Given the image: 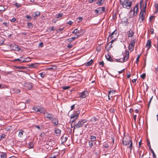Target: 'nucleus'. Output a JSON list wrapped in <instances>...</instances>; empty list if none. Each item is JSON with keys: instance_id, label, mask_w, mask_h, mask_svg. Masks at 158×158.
<instances>
[{"instance_id": "nucleus-8", "label": "nucleus", "mask_w": 158, "mask_h": 158, "mask_svg": "<svg viewBox=\"0 0 158 158\" xmlns=\"http://www.w3.org/2000/svg\"><path fill=\"white\" fill-rule=\"evenodd\" d=\"M117 33V31L116 30H115L111 34H110L109 35L108 37V40L109 39L112 40V39H113L114 37H116Z\"/></svg>"}, {"instance_id": "nucleus-19", "label": "nucleus", "mask_w": 158, "mask_h": 158, "mask_svg": "<svg viewBox=\"0 0 158 158\" xmlns=\"http://www.w3.org/2000/svg\"><path fill=\"white\" fill-rule=\"evenodd\" d=\"M24 60L21 61V62H28L30 61L31 60V59L29 57H27L26 58H23Z\"/></svg>"}, {"instance_id": "nucleus-26", "label": "nucleus", "mask_w": 158, "mask_h": 158, "mask_svg": "<svg viewBox=\"0 0 158 158\" xmlns=\"http://www.w3.org/2000/svg\"><path fill=\"white\" fill-rule=\"evenodd\" d=\"M52 122L56 125H57L58 123V119H53Z\"/></svg>"}, {"instance_id": "nucleus-50", "label": "nucleus", "mask_w": 158, "mask_h": 158, "mask_svg": "<svg viewBox=\"0 0 158 158\" xmlns=\"http://www.w3.org/2000/svg\"><path fill=\"white\" fill-rule=\"evenodd\" d=\"M73 47V45L71 44H69L67 46V48H68L69 49Z\"/></svg>"}, {"instance_id": "nucleus-23", "label": "nucleus", "mask_w": 158, "mask_h": 158, "mask_svg": "<svg viewBox=\"0 0 158 158\" xmlns=\"http://www.w3.org/2000/svg\"><path fill=\"white\" fill-rule=\"evenodd\" d=\"M104 0H99L98 2H97V4L99 6H100L102 5V4L104 3Z\"/></svg>"}, {"instance_id": "nucleus-42", "label": "nucleus", "mask_w": 158, "mask_h": 158, "mask_svg": "<svg viewBox=\"0 0 158 158\" xmlns=\"http://www.w3.org/2000/svg\"><path fill=\"white\" fill-rule=\"evenodd\" d=\"M23 56H21L20 57V58H18L15 60V61H19L21 62V61H22L23 60L21 59L23 58Z\"/></svg>"}, {"instance_id": "nucleus-57", "label": "nucleus", "mask_w": 158, "mask_h": 158, "mask_svg": "<svg viewBox=\"0 0 158 158\" xmlns=\"http://www.w3.org/2000/svg\"><path fill=\"white\" fill-rule=\"evenodd\" d=\"M34 127H35L38 128V129L40 130V127L38 125H34Z\"/></svg>"}, {"instance_id": "nucleus-6", "label": "nucleus", "mask_w": 158, "mask_h": 158, "mask_svg": "<svg viewBox=\"0 0 158 158\" xmlns=\"http://www.w3.org/2000/svg\"><path fill=\"white\" fill-rule=\"evenodd\" d=\"M87 121L86 119H80L78 123L76 124L75 126L76 128H79L82 126L83 124Z\"/></svg>"}, {"instance_id": "nucleus-29", "label": "nucleus", "mask_w": 158, "mask_h": 158, "mask_svg": "<svg viewBox=\"0 0 158 158\" xmlns=\"http://www.w3.org/2000/svg\"><path fill=\"white\" fill-rule=\"evenodd\" d=\"M24 132V131L22 129L20 130L19 132V136L20 137H22V135H23Z\"/></svg>"}, {"instance_id": "nucleus-11", "label": "nucleus", "mask_w": 158, "mask_h": 158, "mask_svg": "<svg viewBox=\"0 0 158 158\" xmlns=\"http://www.w3.org/2000/svg\"><path fill=\"white\" fill-rule=\"evenodd\" d=\"M57 69L56 66L54 65H50L46 68V70H56Z\"/></svg>"}, {"instance_id": "nucleus-47", "label": "nucleus", "mask_w": 158, "mask_h": 158, "mask_svg": "<svg viewBox=\"0 0 158 158\" xmlns=\"http://www.w3.org/2000/svg\"><path fill=\"white\" fill-rule=\"evenodd\" d=\"M117 40V38H114L110 42H109V44L110 43H111L112 44L113 43L114 41L116 40Z\"/></svg>"}, {"instance_id": "nucleus-13", "label": "nucleus", "mask_w": 158, "mask_h": 158, "mask_svg": "<svg viewBox=\"0 0 158 158\" xmlns=\"http://www.w3.org/2000/svg\"><path fill=\"white\" fill-rule=\"evenodd\" d=\"M121 22L122 23L125 24L126 26H127L129 23L128 19L126 17H124L122 19Z\"/></svg>"}, {"instance_id": "nucleus-54", "label": "nucleus", "mask_w": 158, "mask_h": 158, "mask_svg": "<svg viewBox=\"0 0 158 158\" xmlns=\"http://www.w3.org/2000/svg\"><path fill=\"white\" fill-rule=\"evenodd\" d=\"M6 135L4 134H2L1 135V139H2L5 137Z\"/></svg>"}, {"instance_id": "nucleus-58", "label": "nucleus", "mask_w": 158, "mask_h": 158, "mask_svg": "<svg viewBox=\"0 0 158 158\" xmlns=\"http://www.w3.org/2000/svg\"><path fill=\"white\" fill-rule=\"evenodd\" d=\"M44 46V44L43 43L41 42L39 43V46L42 47Z\"/></svg>"}, {"instance_id": "nucleus-44", "label": "nucleus", "mask_w": 158, "mask_h": 158, "mask_svg": "<svg viewBox=\"0 0 158 158\" xmlns=\"http://www.w3.org/2000/svg\"><path fill=\"white\" fill-rule=\"evenodd\" d=\"M145 77H146V74L145 73H143L140 76V77L143 79H144Z\"/></svg>"}, {"instance_id": "nucleus-38", "label": "nucleus", "mask_w": 158, "mask_h": 158, "mask_svg": "<svg viewBox=\"0 0 158 158\" xmlns=\"http://www.w3.org/2000/svg\"><path fill=\"white\" fill-rule=\"evenodd\" d=\"M89 146L90 148H91L93 146V144L92 141L90 140H89Z\"/></svg>"}, {"instance_id": "nucleus-53", "label": "nucleus", "mask_w": 158, "mask_h": 158, "mask_svg": "<svg viewBox=\"0 0 158 158\" xmlns=\"http://www.w3.org/2000/svg\"><path fill=\"white\" fill-rule=\"evenodd\" d=\"M152 156H153V158H156V154L154 152V151H152Z\"/></svg>"}, {"instance_id": "nucleus-14", "label": "nucleus", "mask_w": 158, "mask_h": 158, "mask_svg": "<svg viewBox=\"0 0 158 158\" xmlns=\"http://www.w3.org/2000/svg\"><path fill=\"white\" fill-rule=\"evenodd\" d=\"M26 105L24 102H21L19 105V107L20 110H22L25 109Z\"/></svg>"}, {"instance_id": "nucleus-60", "label": "nucleus", "mask_w": 158, "mask_h": 158, "mask_svg": "<svg viewBox=\"0 0 158 158\" xmlns=\"http://www.w3.org/2000/svg\"><path fill=\"white\" fill-rule=\"evenodd\" d=\"M139 111V109H136L135 110H134V112H135V113H136V114H138V113Z\"/></svg>"}, {"instance_id": "nucleus-4", "label": "nucleus", "mask_w": 158, "mask_h": 158, "mask_svg": "<svg viewBox=\"0 0 158 158\" xmlns=\"http://www.w3.org/2000/svg\"><path fill=\"white\" fill-rule=\"evenodd\" d=\"M129 57V53L128 52H127L126 51V52L125 53V55L124 56V58L123 59H122V60H121L122 59H116V62H125L127 61Z\"/></svg>"}, {"instance_id": "nucleus-45", "label": "nucleus", "mask_w": 158, "mask_h": 158, "mask_svg": "<svg viewBox=\"0 0 158 158\" xmlns=\"http://www.w3.org/2000/svg\"><path fill=\"white\" fill-rule=\"evenodd\" d=\"M16 68L17 69H25V68L23 66H16Z\"/></svg>"}, {"instance_id": "nucleus-9", "label": "nucleus", "mask_w": 158, "mask_h": 158, "mask_svg": "<svg viewBox=\"0 0 158 158\" xmlns=\"http://www.w3.org/2000/svg\"><path fill=\"white\" fill-rule=\"evenodd\" d=\"M138 4L136 5L134 7L133 9L132 10V11L133 12V15H132L131 16V17H133L134 16H136L137 14L138 11Z\"/></svg>"}, {"instance_id": "nucleus-18", "label": "nucleus", "mask_w": 158, "mask_h": 158, "mask_svg": "<svg viewBox=\"0 0 158 158\" xmlns=\"http://www.w3.org/2000/svg\"><path fill=\"white\" fill-rule=\"evenodd\" d=\"M151 42L150 40H148L146 47L147 48H148V49L151 47Z\"/></svg>"}, {"instance_id": "nucleus-41", "label": "nucleus", "mask_w": 158, "mask_h": 158, "mask_svg": "<svg viewBox=\"0 0 158 158\" xmlns=\"http://www.w3.org/2000/svg\"><path fill=\"white\" fill-rule=\"evenodd\" d=\"M5 9L4 7L2 6H0V11H4Z\"/></svg>"}, {"instance_id": "nucleus-32", "label": "nucleus", "mask_w": 158, "mask_h": 158, "mask_svg": "<svg viewBox=\"0 0 158 158\" xmlns=\"http://www.w3.org/2000/svg\"><path fill=\"white\" fill-rule=\"evenodd\" d=\"M90 139H91V141H94L96 140V137L93 135H91L90 136Z\"/></svg>"}, {"instance_id": "nucleus-33", "label": "nucleus", "mask_w": 158, "mask_h": 158, "mask_svg": "<svg viewBox=\"0 0 158 158\" xmlns=\"http://www.w3.org/2000/svg\"><path fill=\"white\" fill-rule=\"evenodd\" d=\"M14 5L17 8L20 7L21 6V5L17 2H16L14 4Z\"/></svg>"}, {"instance_id": "nucleus-5", "label": "nucleus", "mask_w": 158, "mask_h": 158, "mask_svg": "<svg viewBox=\"0 0 158 158\" xmlns=\"http://www.w3.org/2000/svg\"><path fill=\"white\" fill-rule=\"evenodd\" d=\"M136 41V39H134L132 40H131L130 43L129 44V45L128 46V48L130 50H131V51H132L134 50Z\"/></svg>"}, {"instance_id": "nucleus-40", "label": "nucleus", "mask_w": 158, "mask_h": 158, "mask_svg": "<svg viewBox=\"0 0 158 158\" xmlns=\"http://www.w3.org/2000/svg\"><path fill=\"white\" fill-rule=\"evenodd\" d=\"M82 19H83L82 17H79L77 18V20L78 23H80L82 21Z\"/></svg>"}, {"instance_id": "nucleus-25", "label": "nucleus", "mask_w": 158, "mask_h": 158, "mask_svg": "<svg viewBox=\"0 0 158 158\" xmlns=\"http://www.w3.org/2000/svg\"><path fill=\"white\" fill-rule=\"evenodd\" d=\"M81 30H80V31L78 30L77 29H76L74 30V31L72 33L74 34H76L77 33H80L81 32Z\"/></svg>"}, {"instance_id": "nucleus-22", "label": "nucleus", "mask_w": 158, "mask_h": 158, "mask_svg": "<svg viewBox=\"0 0 158 158\" xmlns=\"http://www.w3.org/2000/svg\"><path fill=\"white\" fill-rule=\"evenodd\" d=\"M38 64L37 63L32 64L29 65V67L30 68H35L38 66Z\"/></svg>"}, {"instance_id": "nucleus-2", "label": "nucleus", "mask_w": 158, "mask_h": 158, "mask_svg": "<svg viewBox=\"0 0 158 158\" xmlns=\"http://www.w3.org/2000/svg\"><path fill=\"white\" fill-rule=\"evenodd\" d=\"M148 0H147L145 4V6L142 9L140 13V15L139 17V19H141V21H140V23L142 22L144 20L145 18V15L146 14V8L147 3Z\"/></svg>"}, {"instance_id": "nucleus-35", "label": "nucleus", "mask_w": 158, "mask_h": 158, "mask_svg": "<svg viewBox=\"0 0 158 158\" xmlns=\"http://www.w3.org/2000/svg\"><path fill=\"white\" fill-rule=\"evenodd\" d=\"M34 146V145L32 142H30L29 143V148H31Z\"/></svg>"}, {"instance_id": "nucleus-61", "label": "nucleus", "mask_w": 158, "mask_h": 158, "mask_svg": "<svg viewBox=\"0 0 158 158\" xmlns=\"http://www.w3.org/2000/svg\"><path fill=\"white\" fill-rule=\"evenodd\" d=\"M154 17V16H151L149 18V20L150 21H151L152 20V19Z\"/></svg>"}, {"instance_id": "nucleus-31", "label": "nucleus", "mask_w": 158, "mask_h": 158, "mask_svg": "<svg viewBox=\"0 0 158 158\" xmlns=\"http://www.w3.org/2000/svg\"><path fill=\"white\" fill-rule=\"evenodd\" d=\"M40 12L38 11H36L35 12L34 15L33 16L34 17H36L40 15Z\"/></svg>"}, {"instance_id": "nucleus-62", "label": "nucleus", "mask_w": 158, "mask_h": 158, "mask_svg": "<svg viewBox=\"0 0 158 158\" xmlns=\"http://www.w3.org/2000/svg\"><path fill=\"white\" fill-rule=\"evenodd\" d=\"M75 104L71 106V110H72L73 109H74L75 107Z\"/></svg>"}, {"instance_id": "nucleus-48", "label": "nucleus", "mask_w": 158, "mask_h": 158, "mask_svg": "<svg viewBox=\"0 0 158 158\" xmlns=\"http://www.w3.org/2000/svg\"><path fill=\"white\" fill-rule=\"evenodd\" d=\"M152 98H153V96H152L149 102H148V108H149V106H150V105L151 103V101L152 99Z\"/></svg>"}, {"instance_id": "nucleus-21", "label": "nucleus", "mask_w": 158, "mask_h": 158, "mask_svg": "<svg viewBox=\"0 0 158 158\" xmlns=\"http://www.w3.org/2000/svg\"><path fill=\"white\" fill-rule=\"evenodd\" d=\"M68 137H64V136H63L61 138V139L62 141V143L65 142L67 140Z\"/></svg>"}, {"instance_id": "nucleus-39", "label": "nucleus", "mask_w": 158, "mask_h": 158, "mask_svg": "<svg viewBox=\"0 0 158 158\" xmlns=\"http://www.w3.org/2000/svg\"><path fill=\"white\" fill-rule=\"evenodd\" d=\"M62 88L64 90H66L69 89L70 88V87L69 86H64Z\"/></svg>"}, {"instance_id": "nucleus-15", "label": "nucleus", "mask_w": 158, "mask_h": 158, "mask_svg": "<svg viewBox=\"0 0 158 158\" xmlns=\"http://www.w3.org/2000/svg\"><path fill=\"white\" fill-rule=\"evenodd\" d=\"M88 95V93L87 91H84L81 94V98H85Z\"/></svg>"}, {"instance_id": "nucleus-24", "label": "nucleus", "mask_w": 158, "mask_h": 158, "mask_svg": "<svg viewBox=\"0 0 158 158\" xmlns=\"http://www.w3.org/2000/svg\"><path fill=\"white\" fill-rule=\"evenodd\" d=\"M106 59L108 60L110 62L113 61V60L112 59L111 57L109 55H108V56H106Z\"/></svg>"}, {"instance_id": "nucleus-59", "label": "nucleus", "mask_w": 158, "mask_h": 158, "mask_svg": "<svg viewBox=\"0 0 158 158\" xmlns=\"http://www.w3.org/2000/svg\"><path fill=\"white\" fill-rule=\"evenodd\" d=\"M49 29H50V31H54L55 29V28H54V27H52L51 28H50Z\"/></svg>"}, {"instance_id": "nucleus-36", "label": "nucleus", "mask_w": 158, "mask_h": 158, "mask_svg": "<svg viewBox=\"0 0 158 158\" xmlns=\"http://www.w3.org/2000/svg\"><path fill=\"white\" fill-rule=\"evenodd\" d=\"M62 15H63V14L59 13L58 14L56 15V18L58 19V18H60V17H62Z\"/></svg>"}, {"instance_id": "nucleus-17", "label": "nucleus", "mask_w": 158, "mask_h": 158, "mask_svg": "<svg viewBox=\"0 0 158 158\" xmlns=\"http://www.w3.org/2000/svg\"><path fill=\"white\" fill-rule=\"evenodd\" d=\"M127 35L128 37H132L134 35V32L132 30H130V31L127 32Z\"/></svg>"}, {"instance_id": "nucleus-52", "label": "nucleus", "mask_w": 158, "mask_h": 158, "mask_svg": "<svg viewBox=\"0 0 158 158\" xmlns=\"http://www.w3.org/2000/svg\"><path fill=\"white\" fill-rule=\"evenodd\" d=\"M99 63V65H102V66H103L104 64V62L103 61H102L101 62H100Z\"/></svg>"}, {"instance_id": "nucleus-12", "label": "nucleus", "mask_w": 158, "mask_h": 158, "mask_svg": "<svg viewBox=\"0 0 158 158\" xmlns=\"http://www.w3.org/2000/svg\"><path fill=\"white\" fill-rule=\"evenodd\" d=\"M24 86L29 89H31L33 87L32 84L30 82L25 83Z\"/></svg>"}, {"instance_id": "nucleus-55", "label": "nucleus", "mask_w": 158, "mask_h": 158, "mask_svg": "<svg viewBox=\"0 0 158 158\" xmlns=\"http://www.w3.org/2000/svg\"><path fill=\"white\" fill-rule=\"evenodd\" d=\"M16 20V19H15V18H13L11 20V21L12 22H15Z\"/></svg>"}, {"instance_id": "nucleus-56", "label": "nucleus", "mask_w": 158, "mask_h": 158, "mask_svg": "<svg viewBox=\"0 0 158 158\" xmlns=\"http://www.w3.org/2000/svg\"><path fill=\"white\" fill-rule=\"evenodd\" d=\"M129 112L131 113H132L133 112L134 113V110L133 108L131 109L130 110Z\"/></svg>"}, {"instance_id": "nucleus-20", "label": "nucleus", "mask_w": 158, "mask_h": 158, "mask_svg": "<svg viewBox=\"0 0 158 158\" xmlns=\"http://www.w3.org/2000/svg\"><path fill=\"white\" fill-rule=\"evenodd\" d=\"M37 111L40 113H43L44 114V112H45L46 110L44 108L41 107L38 109H37Z\"/></svg>"}, {"instance_id": "nucleus-37", "label": "nucleus", "mask_w": 158, "mask_h": 158, "mask_svg": "<svg viewBox=\"0 0 158 158\" xmlns=\"http://www.w3.org/2000/svg\"><path fill=\"white\" fill-rule=\"evenodd\" d=\"M75 40V39H74V37L68 39V41L69 43H71V42H72L73 41V40Z\"/></svg>"}, {"instance_id": "nucleus-63", "label": "nucleus", "mask_w": 158, "mask_h": 158, "mask_svg": "<svg viewBox=\"0 0 158 158\" xmlns=\"http://www.w3.org/2000/svg\"><path fill=\"white\" fill-rule=\"evenodd\" d=\"M33 109L35 111V112H38V111H37V109H37L36 107H35V106H34L33 107Z\"/></svg>"}, {"instance_id": "nucleus-28", "label": "nucleus", "mask_w": 158, "mask_h": 158, "mask_svg": "<svg viewBox=\"0 0 158 158\" xmlns=\"http://www.w3.org/2000/svg\"><path fill=\"white\" fill-rule=\"evenodd\" d=\"M0 156L1 158H6L7 157V155L6 153L2 152L0 155Z\"/></svg>"}, {"instance_id": "nucleus-34", "label": "nucleus", "mask_w": 158, "mask_h": 158, "mask_svg": "<svg viewBox=\"0 0 158 158\" xmlns=\"http://www.w3.org/2000/svg\"><path fill=\"white\" fill-rule=\"evenodd\" d=\"M45 74V73L44 72H42L39 74L42 78H43L44 77Z\"/></svg>"}, {"instance_id": "nucleus-3", "label": "nucleus", "mask_w": 158, "mask_h": 158, "mask_svg": "<svg viewBox=\"0 0 158 158\" xmlns=\"http://www.w3.org/2000/svg\"><path fill=\"white\" fill-rule=\"evenodd\" d=\"M128 138L129 139H126L125 137L123 138L122 140V142L123 144L125 145H128L130 143V146L128 147L130 148V150L131 151L132 147V141L130 139L131 138L130 137L128 136Z\"/></svg>"}, {"instance_id": "nucleus-10", "label": "nucleus", "mask_w": 158, "mask_h": 158, "mask_svg": "<svg viewBox=\"0 0 158 158\" xmlns=\"http://www.w3.org/2000/svg\"><path fill=\"white\" fill-rule=\"evenodd\" d=\"M80 113V112L79 110L76 111H75L73 114L71 115L70 117L71 118H77L78 117Z\"/></svg>"}, {"instance_id": "nucleus-27", "label": "nucleus", "mask_w": 158, "mask_h": 158, "mask_svg": "<svg viewBox=\"0 0 158 158\" xmlns=\"http://www.w3.org/2000/svg\"><path fill=\"white\" fill-rule=\"evenodd\" d=\"M61 132V130L59 129H57L55 130V132L57 135H60Z\"/></svg>"}, {"instance_id": "nucleus-51", "label": "nucleus", "mask_w": 158, "mask_h": 158, "mask_svg": "<svg viewBox=\"0 0 158 158\" xmlns=\"http://www.w3.org/2000/svg\"><path fill=\"white\" fill-rule=\"evenodd\" d=\"M154 6L156 9L158 10V3H155Z\"/></svg>"}, {"instance_id": "nucleus-7", "label": "nucleus", "mask_w": 158, "mask_h": 158, "mask_svg": "<svg viewBox=\"0 0 158 158\" xmlns=\"http://www.w3.org/2000/svg\"><path fill=\"white\" fill-rule=\"evenodd\" d=\"M105 7H98L95 9L94 11L96 14H101L105 12Z\"/></svg>"}, {"instance_id": "nucleus-30", "label": "nucleus", "mask_w": 158, "mask_h": 158, "mask_svg": "<svg viewBox=\"0 0 158 158\" xmlns=\"http://www.w3.org/2000/svg\"><path fill=\"white\" fill-rule=\"evenodd\" d=\"M93 60L91 59L86 64L85 66H90L93 63Z\"/></svg>"}, {"instance_id": "nucleus-43", "label": "nucleus", "mask_w": 158, "mask_h": 158, "mask_svg": "<svg viewBox=\"0 0 158 158\" xmlns=\"http://www.w3.org/2000/svg\"><path fill=\"white\" fill-rule=\"evenodd\" d=\"M25 17L28 20V21H30L31 19V17L29 15H27L25 16Z\"/></svg>"}, {"instance_id": "nucleus-64", "label": "nucleus", "mask_w": 158, "mask_h": 158, "mask_svg": "<svg viewBox=\"0 0 158 158\" xmlns=\"http://www.w3.org/2000/svg\"><path fill=\"white\" fill-rule=\"evenodd\" d=\"M67 23L71 25L73 23V22L71 21H69Z\"/></svg>"}, {"instance_id": "nucleus-49", "label": "nucleus", "mask_w": 158, "mask_h": 158, "mask_svg": "<svg viewBox=\"0 0 158 158\" xmlns=\"http://www.w3.org/2000/svg\"><path fill=\"white\" fill-rule=\"evenodd\" d=\"M27 26L28 27H33V25L31 23H27Z\"/></svg>"}, {"instance_id": "nucleus-16", "label": "nucleus", "mask_w": 158, "mask_h": 158, "mask_svg": "<svg viewBox=\"0 0 158 158\" xmlns=\"http://www.w3.org/2000/svg\"><path fill=\"white\" fill-rule=\"evenodd\" d=\"M44 117L48 118H51L52 117V115L47 112H44Z\"/></svg>"}, {"instance_id": "nucleus-1", "label": "nucleus", "mask_w": 158, "mask_h": 158, "mask_svg": "<svg viewBox=\"0 0 158 158\" xmlns=\"http://www.w3.org/2000/svg\"><path fill=\"white\" fill-rule=\"evenodd\" d=\"M120 2L123 8L127 9H129L132 4V2L129 1V0H124L123 2V0H120Z\"/></svg>"}, {"instance_id": "nucleus-46", "label": "nucleus", "mask_w": 158, "mask_h": 158, "mask_svg": "<svg viewBox=\"0 0 158 158\" xmlns=\"http://www.w3.org/2000/svg\"><path fill=\"white\" fill-rule=\"evenodd\" d=\"M141 55V54H140L137 57L136 59V63L137 64V62H138L139 61V59L140 58V57Z\"/></svg>"}]
</instances>
